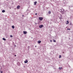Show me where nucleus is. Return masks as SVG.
<instances>
[{
	"label": "nucleus",
	"mask_w": 73,
	"mask_h": 73,
	"mask_svg": "<svg viewBox=\"0 0 73 73\" xmlns=\"http://www.w3.org/2000/svg\"><path fill=\"white\" fill-rule=\"evenodd\" d=\"M29 47H28V49H29Z\"/></svg>",
	"instance_id": "obj_21"
},
{
	"label": "nucleus",
	"mask_w": 73,
	"mask_h": 73,
	"mask_svg": "<svg viewBox=\"0 0 73 73\" xmlns=\"http://www.w3.org/2000/svg\"><path fill=\"white\" fill-rule=\"evenodd\" d=\"M23 33H24V35H25V34H27V31H24Z\"/></svg>",
	"instance_id": "obj_5"
},
{
	"label": "nucleus",
	"mask_w": 73,
	"mask_h": 73,
	"mask_svg": "<svg viewBox=\"0 0 73 73\" xmlns=\"http://www.w3.org/2000/svg\"><path fill=\"white\" fill-rule=\"evenodd\" d=\"M23 16H24V15H23Z\"/></svg>",
	"instance_id": "obj_25"
},
{
	"label": "nucleus",
	"mask_w": 73,
	"mask_h": 73,
	"mask_svg": "<svg viewBox=\"0 0 73 73\" xmlns=\"http://www.w3.org/2000/svg\"><path fill=\"white\" fill-rule=\"evenodd\" d=\"M62 67H59V69H60V70H61V69H62Z\"/></svg>",
	"instance_id": "obj_12"
},
{
	"label": "nucleus",
	"mask_w": 73,
	"mask_h": 73,
	"mask_svg": "<svg viewBox=\"0 0 73 73\" xmlns=\"http://www.w3.org/2000/svg\"><path fill=\"white\" fill-rule=\"evenodd\" d=\"M50 42H52V40H50Z\"/></svg>",
	"instance_id": "obj_22"
},
{
	"label": "nucleus",
	"mask_w": 73,
	"mask_h": 73,
	"mask_svg": "<svg viewBox=\"0 0 73 73\" xmlns=\"http://www.w3.org/2000/svg\"><path fill=\"white\" fill-rule=\"evenodd\" d=\"M10 37H13V36L12 35H11L10 36Z\"/></svg>",
	"instance_id": "obj_15"
},
{
	"label": "nucleus",
	"mask_w": 73,
	"mask_h": 73,
	"mask_svg": "<svg viewBox=\"0 0 73 73\" xmlns=\"http://www.w3.org/2000/svg\"><path fill=\"white\" fill-rule=\"evenodd\" d=\"M1 73H3V71H1Z\"/></svg>",
	"instance_id": "obj_19"
},
{
	"label": "nucleus",
	"mask_w": 73,
	"mask_h": 73,
	"mask_svg": "<svg viewBox=\"0 0 73 73\" xmlns=\"http://www.w3.org/2000/svg\"><path fill=\"white\" fill-rule=\"evenodd\" d=\"M39 20H40L41 21L42 20H43V18H42V17H39Z\"/></svg>",
	"instance_id": "obj_2"
},
{
	"label": "nucleus",
	"mask_w": 73,
	"mask_h": 73,
	"mask_svg": "<svg viewBox=\"0 0 73 73\" xmlns=\"http://www.w3.org/2000/svg\"><path fill=\"white\" fill-rule=\"evenodd\" d=\"M61 58V55H60L59 56V58Z\"/></svg>",
	"instance_id": "obj_17"
},
{
	"label": "nucleus",
	"mask_w": 73,
	"mask_h": 73,
	"mask_svg": "<svg viewBox=\"0 0 73 73\" xmlns=\"http://www.w3.org/2000/svg\"><path fill=\"white\" fill-rule=\"evenodd\" d=\"M3 40H4V41H6V39H5V38H3Z\"/></svg>",
	"instance_id": "obj_9"
},
{
	"label": "nucleus",
	"mask_w": 73,
	"mask_h": 73,
	"mask_svg": "<svg viewBox=\"0 0 73 73\" xmlns=\"http://www.w3.org/2000/svg\"><path fill=\"white\" fill-rule=\"evenodd\" d=\"M20 6L19 5L17 6V9H20Z\"/></svg>",
	"instance_id": "obj_6"
},
{
	"label": "nucleus",
	"mask_w": 73,
	"mask_h": 73,
	"mask_svg": "<svg viewBox=\"0 0 73 73\" xmlns=\"http://www.w3.org/2000/svg\"><path fill=\"white\" fill-rule=\"evenodd\" d=\"M28 62V60H25L24 61V62L25 63H27V62Z\"/></svg>",
	"instance_id": "obj_4"
},
{
	"label": "nucleus",
	"mask_w": 73,
	"mask_h": 73,
	"mask_svg": "<svg viewBox=\"0 0 73 73\" xmlns=\"http://www.w3.org/2000/svg\"><path fill=\"white\" fill-rule=\"evenodd\" d=\"M60 19H61L60 18Z\"/></svg>",
	"instance_id": "obj_27"
},
{
	"label": "nucleus",
	"mask_w": 73,
	"mask_h": 73,
	"mask_svg": "<svg viewBox=\"0 0 73 73\" xmlns=\"http://www.w3.org/2000/svg\"><path fill=\"white\" fill-rule=\"evenodd\" d=\"M42 27H43V25H39V28H42Z\"/></svg>",
	"instance_id": "obj_3"
},
{
	"label": "nucleus",
	"mask_w": 73,
	"mask_h": 73,
	"mask_svg": "<svg viewBox=\"0 0 73 73\" xmlns=\"http://www.w3.org/2000/svg\"><path fill=\"white\" fill-rule=\"evenodd\" d=\"M5 12V10H3L2 11V12H3V13H4V12Z\"/></svg>",
	"instance_id": "obj_11"
},
{
	"label": "nucleus",
	"mask_w": 73,
	"mask_h": 73,
	"mask_svg": "<svg viewBox=\"0 0 73 73\" xmlns=\"http://www.w3.org/2000/svg\"><path fill=\"white\" fill-rule=\"evenodd\" d=\"M41 41L38 40V44H40V43H41Z\"/></svg>",
	"instance_id": "obj_7"
},
{
	"label": "nucleus",
	"mask_w": 73,
	"mask_h": 73,
	"mask_svg": "<svg viewBox=\"0 0 73 73\" xmlns=\"http://www.w3.org/2000/svg\"><path fill=\"white\" fill-rule=\"evenodd\" d=\"M15 56H16V55H15Z\"/></svg>",
	"instance_id": "obj_24"
},
{
	"label": "nucleus",
	"mask_w": 73,
	"mask_h": 73,
	"mask_svg": "<svg viewBox=\"0 0 73 73\" xmlns=\"http://www.w3.org/2000/svg\"><path fill=\"white\" fill-rule=\"evenodd\" d=\"M67 30H70V29H67Z\"/></svg>",
	"instance_id": "obj_18"
},
{
	"label": "nucleus",
	"mask_w": 73,
	"mask_h": 73,
	"mask_svg": "<svg viewBox=\"0 0 73 73\" xmlns=\"http://www.w3.org/2000/svg\"><path fill=\"white\" fill-rule=\"evenodd\" d=\"M67 23L66 24H69V21H67Z\"/></svg>",
	"instance_id": "obj_14"
},
{
	"label": "nucleus",
	"mask_w": 73,
	"mask_h": 73,
	"mask_svg": "<svg viewBox=\"0 0 73 73\" xmlns=\"http://www.w3.org/2000/svg\"><path fill=\"white\" fill-rule=\"evenodd\" d=\"M37 3V1H35L34 2V4L35 5H36V4Z\"/></svg>",
	"instance_id": "obj_8"
},
{
	"label": "nucleus",
	"mask_w": 73,
	"mask_h": 73,
	"mask_svg": "<svg viewBox=\"0 0 73 73\" xmlns=\"http://www.w3.org/2000/svg\"><path fill=\"white\" fill-rule=\"evenodd\" d=\"M37 13H35L36 15H37Z\"/></svg>",
	"instance_id": "obj_20"
},
{
	"label": "nucleus",
	"mask_w": 73,
	"mask_h": 73,
	"mask_svg": "<svg viewBox=\"0 0 73 73\" xmlns=\"http://www.w3.org/2000/svg\"><path fill=\"white\" fill-rule=\"evenodd\" d=\"M6 0L8 1V0Z\"/></svg>",
	"instance_id": "obj_26"
},
{
	"label": "nucleus",
	"mask_w": 73,
	"mask_h": 73,
	"mask_svg": "<svg viewBox=\"0 0 73 73\" xmlns=\"http://www.w3.org/2000/svg\"><path fill=\"white\" fill-rule=\"evenodd\" d=\"M12 28H13V29H14L15 28V26H12Z\"/></svg>",
	"instance_id": "obj_10"
},
{
	"label": "nucleus",
	"mask_w": 73,
	"mask_h": 73,
	"mask_svg": "<svg viewBox=\"0 0 73 73\" xmlns=\"http://www.w3.org/2000/svg\"><path fill=\"white\" fill-rule=\"evenodd\" d=\"M48 13L49 14H50L51 13V12L50 11H48Z\"/></svg>",
	"instance_id": "obj_13"
},
{
	"label": "nucleus",
	"mask_w": 73,
	"mask_h": 73,
	"mask_svg": "<svg viewBox=\"0 0 73 73\" xmlns=\"http://www.w3.org/2000/svg\"><path fill=\"white\" fill-rule=\"evenodd\" d=\"M61 11L60 12L61 13H64V10L62 9H60Z\"/></svg>",
	"instance_id": "obj_1"
},
{
	"label": "nucleus",
	"mask_w": 73,
	"mask_h": 73,
	"mask_svg": "<svg viewBox=\"0 0 73 73\" xmlns=\"http://www.w3.org/2000/svg\"><path fill=\"white\" fill-rule=\"evenodd\" d=\"M53 42H56V40H53Z\"/></svg>",
	"instance_id": "obj_16"
},
{
	"label": "nucleus",
	"mask_w": 73,
	"mask_h": 73,
	"mask_svg": "<svg viewBox=\"0 0 73 73\" xmlns=\"http://www.w3.org/2000/svg\"><path fill=\"white\" fill-rule=\"evenodd\" d=\"M35 46V47H36L37 46Z\"/></svg>",
	"instance_id": "obj_23"
}]
</instances>
